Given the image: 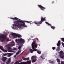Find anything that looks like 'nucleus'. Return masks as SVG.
Instances as JSON below:
<instances>
[{"label":"nucleus","mask_w":64,"mask_h":64,"mask_svg":"<svg viewBox=\"0 0 64 64\" xmlns=\"http://www.w3.org/2000/svg\"><path fill=\"white\" fill-rule=\"evenodd\" d=\"M41 20L39 22H34V24H35L37 25V26H40V25L42 23V22H43L44 21H45V20H46V19L44 18H43V17H41Z\"/></svg>","instance_id":"20e7f679"},{"label":"nucleus","mask_w":64,"mask_h":64,"mask_svg":"<svg viewBox=\"0 0 64 64\" xmlns=\"http://www.w3.org/2000/svg\"><path fill=\"white\" fill-rule=\"evenodd\" d=\"M22 45L21 44V45H20V46H20L18 47V49H19V50H21V47H22Z\"/></svg>","instance_id":"bb28decb"},{"label":"nucleus","mask_w":64,"mask_h":64,"mask_svg":"<svg viewBox=\"0 0 64 64\" xmlns=\"http://www.w3.org/2000/svg\"><path fill=\"white\" fill-rule=\"evenodd\" d=\"M10 62H11V58H9L8 59V60L6 62V64H9V63H10Z\"/></svg>","instance_id":"2eb2a0df"},{"label":"nucleus","mask_w":64,"mask_h":64,"mask_svg":"<svg viewBox=\"0 0 64 64\" xmlns=\"http://www.w3.org/2000/svg\"><path fill=\"white\" fill-rule=\"evenodd\" d=\"M33 50H32L31 49H30V51L31 53H32L33 52V51H34L33 49Z\"/></svg>","instance_id":"aec40b11"},{"label":"nucleus","mask_w":64,"mask_h":64,"mask_svg":"<svg viewBox=\"0 0 64 64\" xmlns=\"http://www.w3.org/2000/svg\"><path fill=\"white\" fill-rule=\"evenodd\" d=\"M6 34H0V40H2V41H3V40H6V41L8 42L9 41V38H6Z\"/></svg>","instance_id":"39448f33"},{"label":"nucleus","mask_w":64,"mask_h":64,"mask_svg":"<svg viewBox=\"0 0 64 64\" xmlns=\"http://www.w3.org/2000/svg\"><path fill=\"white\" fill-rule=\"evenodd\" d=\"M54 3V2H52V3L53 4Z\"/></svg>","instance_id":"c03bdc74"},{"label":"nucleus","mask_w":64,"mask_h":64,"mask_svg":"<svg viewBox=\"0 0 64 64\" xmlns=\"http://www.w3.org/2000/svg\"><path fill=\"white\" fill-rule=\"evenodd\" d=\"M38 6L39 7H40V9H41V10H44L45 9H46V8L43 7L42 6L40 5H38Z\"/></svg>","instance_id":"9d476101"},{"label":"nucleus","mask_w":64,"mask_h":64,"mask_svg":"<svg viewBox=\"0 0 64 64\" xmlns=\"http://www.w3.org/2000/svg\"><path fill=\"white\" fill-rule=\"evenodd\" d=\"M36 40H34L33 42H32V48L34 51H37L38 50L36 48L35 49V48L37 47V45H38L37 44H36Z\"/></svg>","instance_id":"7ed1b4c3"},{"label":"nucleus","mask_w":64,"mask_h":64,"mask_svg":"<svg viewBox=\"0 0 64 64\" xmlns=\"http://www.w3.org/2000/svg\"><path fill=\"white\" fill-rule=\"evenodd\" d=\"M8 55V53H5L3 54V56H7Z\"/></svg>","instance_id":"c756f323"},{"label":"nucleus","mask_w":64,"mask_h":64,"mask_svg":"<svg viewBox=\"0 0 64 64\" xmlns=\"http://www.w3.org/2000/svg\"><path fill=\"white\" fill-rule=\"evenodd\" d=\"M8 58H6V57H3V58H2V60L3 62H4L6 61V60Z\"/></svg>","instance_id":"4468645a"},{"label":"nucleus","mask_w":64,"mask_h":64,"mask_svg":"<svg viewBox=\"0 0 64 64\" xmlns=\"http://www.w3.org/2000/svg\"><path fill=\"white\" fill-rule=\"evenodd\" d=\"M46 24H48V25H50V26H52L50 24H49V23H48V22H46Z\"/></svg>","instance_id":"c85d7f7f"},{"label":"nucleus","mask_w":64,"mask_h":64,"mask_svg":"<svg viewBox=\"0 0 64 64\" xmlns=\"http://www.w3.org/2000/svg\"><path fill=\"white\" fill-rule=\"evenodd\" d=\"M36 58H37L36 56H32L31 58V59L32 60V62L34 63L35 62H36L37 61V59Z\"/></svg>","instance_id":"0eeeda50"},{"label":"nucleus","mask_w":64,"mask_h":64,"mask_svg":"<svg viewBox=\"0 0 64 64\" xmlns=\"http://www.w3.org/2000/svg\"><path fill=\"white\" fill-rule=\"evenodd\" d=\"M57 49L56 50V51H60L61 49H60V48L58 47L57 48Z\"/></svg>","instance_id":"412c9836"},{"label":"nucleus","mask_w":64,"mask_h":64,"mask_svg":"<svg viewBox=\"0 0 64 64\" xmlns=\"http://www.w3.org/2000/svg\"><path fill=\"white\" fill-rule=\"evenodd\" d=\"M18 52H19V53H21V50H18Z\"/></svg>","instance_id":"58836bf2"},{"label":"nucleus","mask_w":64,"mask_h":64,"mask_svg":"<svg viewBox=\"0 0 64 64\" xmlns=\"http://www.w3.org/2000/svg\"><path fill=\"white\" fill-rule=\"evenodd\" d=\"M14 18H10L12 19H13V20H17V19H18V18H16V17H15Z\"/></svg>","instance_id":"6ab92c4d"},{"label":"nucleus","mask_w":64,"mask_h":64,"mask_svg":"<svg viewBox=\"0 0 64 64\" xmlns=\"http://www.w3.org/2000/svg\"><path fill=\"white\" fill-rule=\"evenodd\" d=\"M26 22H27L28 23H30V22H29L28 21H26Z\"/></svg>","instance_id":"ea45409f"},{"label":"nucleus","mask_w":64,"mask_h":64,"mask_svg":"<svg viewBox=\"0 0 64 64\" xmlns=\"http://www.w3.org/2000/svg\"><path fill=\"white\" fill-rule=\"evenodd\" d=\"M28 53H29V52H28Z\"/></svg>","instance_id":"a18cd8bd"},{"label":"nucleus","mask_w":64,"mask_h":64,"mask_svg":"<svg viewBox=\"0 0 64 64\" xmlns=\"http://www.w3.org/2000/svg\"><path fill=\"white\" fill-rule=\"evenodd\" d=\"M8 52H15V51L12 50L10 49H9L8 50Z\"/></svg>","instance_id":"4be33fe9"},{"label":"nucleus","mask_w":64,"mask_h":64,"mask_svg":"<svg viewBox=\"0 0 64 64\" xmlns=\"http://www.w3.org/2000/svg\"><path fill=\"white\" fill-rule=\"evenodd\" d=\"M62 45L64 47V44L63 42H62Z\"/></svg>","instance_id":"c9c22d12"},{"label":"nucleus","mask_w":64,"mask_h":64,"mask_svg":"<svg viewBox=\"0 0 64 64\" xmlns=\"http://www.w3.org/2000/svg\"><path fill=\"white\" fill-rule=\"evenodd\" d=\"M44 56V55H42V56H40V57L41 58H42V59H44V58H43Z\"/></svg>","instance_id":"7c9ffc66"},{"label":"nucleus","mask_w":64,"mask_h":64,"mask_svg":"<svg viewBox=\"0 0 64 64\" xmlns=\"http://www.w3.org/2000/svg\"><path fill=\"white\" fill-rule=\"evenodd\" d=\"M16 41L18 43V45H22V44H24L25 43L24 40L22 38H20V39H16Z\"/></svg>","instance_id":"f03ea898"},{"label":"nucleus","mask_w":64,"mask_h":64,"mask_svg":"<svg viewBox=\"0 0 64 64\" xmlns=\"http://www.w3.org/2000/svg\"><path fill=\"white\" fill-rule=\"evenodd\" d=\"M61 40H62V41L63 42H64V38H61Z\"/></svg>","instance_id":"473e14b6"},{"label":"nucleus","mask_w":64,"mask_h":64,"mask_svg":"<svg viewBox=\"0 0 64 64\" xmlns=\"http://www.w3.org/2000/svg\"><path fill=\"white\" fill-rule=\"evenodd\" d=\"M57 46L58 47H59V46L60 45V40H59L58 43L57 44Z\"/></svg>","instance_id":"a211bd4d"},{"label":"nucleus","mask_w":64,"mask_h":64,"mask_svg":"<svg viewBox=\"0 0 64 64\" xmlns=\"http://www.w3.org/2000/svg\"><path fill=\"white\" fill-rule=\"evenodd\" d=\"M0 49L2 50L3 52H7V50H5L2 47V46H0Z\"/></svg>","instance_id":"ddd939ff"},{"label":"nucleus","mask_w":64,"mask_h":64,"mask_svg":"<svg viewBox=\"0 0 64 64\" xmlns=\"http://www.w3.org/2000/svg\"><path fill=\"white\" fill-rule=\"evenodd\" d=\"M5 47H6V48H7V49H10L11 48L8 46V45H6L5 46Z\"/></svg>","instance_id":"5701e85b"},{"label":"nucleus","mask_w":64,"mask_h":64,"mask_svg":"<svg viewBox=\"0 0 64 64\" xmlns=\"http://www.w3.org/2000/svg\"><path fill=\"white\" fill-rule=\"evenodd\" d=\"M11 35H12L13 38H16L17 37L18 38H21L22 37V36L20 34H17L15 33H12Z\"/></svg>","instance_id":"423d86ee"},{"label":"nucleus","mask_w":64,"mask_h":64,"mask_svg":"<svg viewBox=\"0 0 64 64\" xmlns=\"http://www.w3.org/2000/svg\"><path fill=\"white\" fill-rule=\"evenodd\" d=\"M20 20L16 21L14 22V24H13V27H14L15 26H16L15 27V28L16 29L18 30V28H20L22 26H23L25 27H27V26L25 25L24 22L23 21V20Z\"/></svg>","instance_id":"f257e3e1"},{"label":"nucleus","mask_w":64,"mask_h":64,"mask_svg":"<svg viewBox=\"0 0 64 64\" xmlns=\"http://www.w3.org/2000/svg\"><path fill=\"white\" fill-rule=\"evenodd\" d=\"M52 50H55L56 49V48L55 47H52Z\"/></svg>","instance_id":"72a5a7b5"},{"label":"nucleus","mask_w":64,"mask_h":64,"mask_svg":"<svg viewBox=\"0 0 64 64\" xmlns=\"http://www.w3.org/2000/svg\"><path fill=\"white\" fill-rule=\"evenodd\" d=\"M0 49L2 50L3 52H7V50H5L2 47V46H0Z\"/></svg>","instance_id":"f8f14e48"},{"label":"nucleus","mask_w":64,"mask_h":64,"mask_svg":"<svg viewBox=\"0 0 64 64\" xmlns=\"http://www.w3.org/2000/svg\"><path fill=\"white\" fill-rule=\"evenodd\" d=\"M24 52V51L23 52H22L20 54V55H22L23 54V52Z\"/></svg>","instance_id":"a19ab883"},{"label":"nucleus","mask_w":64,"mask_h":64,"mask_svg":"<svg viewBox=\"0 0 64 64\" xmlns=\"http://www.w3.org/2000/svg\"><path fill=\"white\" fill-rule=\"evenodd\" d=\"M61 64H64V62L63 61H62L61 62Z\"/></svg>","instance_id":"4c0bfd02"},{"label":"nucleus","mask_w":64,"mask_h":64,"mask_svg":"<svg viewBox=\"0 0 64 64\" xmlns=\"http://www.w3.org/2000/svg\"><path fill=\"white\" fill-rule=\"evenodd\" d=\"M31 62V60H30L29 61L26 62H22L20 63V64H30Z\"/></svg>","instance_id":"1a4fd4ad"},{"label":"nucleus","mask_w":64,"mask_h":64,"mask_svg":"<svg viewBox=\"0 0 64 64\" xmlns=\"http://www.w3.org/2000/svg\"><path fill=\"white\" fill-rule=\"evenodd\" d=\"M58 64H61L60 63H58Z\"/></svg>","instance_id":"49530a36"},{"label":"nucleus","mask_w":64,"mask_h":64,"mask_svg":"<svg viewBox=\"0 0 64 64\" xmlns=\"http://www.w3.org/2000/svg\"><path fill=\"white\" fill-rule=\"evenodd\" d=\"M19 52H18L16 54V55H18V54H19Z\"/></svg>","instance_id":"e433bc0d"},{"label":"nucleus","mask_w":64,"mask_h":64,"mask_svg":"<svg viewBox=\"0 0 64 64\" xmlns=\"http://www.w3.org/2000/svg\"><path fill=\"white\" fill-rule=\"evenodd\" d=\"M22 59H23V60H29V58H24V57L23 56H22Z\"/></svg>","instance_id":"dca6fc26"},{"label":"nucleus","mask_w":64,"mask_h":64,"mask_svg":"<svg viewBox=\"0 0 64 64\" xmlns=\"http://www.w3.org/2000/svg\"><path fill=\"white\" fill-rule=\"evenodd\" d=\"M50 27H51V28H52V29L53 30H54V29H55V28H56V27H55L54 26H50Z\"/></svg>","instance_id":"a878e982"},{"label":"nucleus","mask_w":64,"mask_h":64,"mask_svg":"<svg viewBox=\"0 0 64 64\" xmlns=\"http://www.w3.org/2000/svg\"><path fill=\"white\" fill-rule=\"evenodd\" d=\"M15 44L14 42H12L10 43V44H9V46L10 47H12V46H15Z\"/></svg>","instance_id":"9b49d317"},{"label":"nucleus","mask_w":64,"mask_h":64,"mask_svg":"<svg viewBox=\"0 0 64 64\" xmlns=\"http://www.w3.org/2000/svg\"><path fill=\"white\" fill-rule=\"evenodd\" d=\"M13 54H11L10 53H8V57H11V56H12V55Z\"/></svg>","instance_id":"f3484780"},{"label":"nucleus","mask_w":64,"mask_h":64,"mask_svg":"<svg viewBox=\"0 0 64 64\" xmlns=\"http://www.w3.org/2000/svg\"><path fill=\"white\" fill-rule=\"evenodd\" d=\"M20 63H19V62L17 61H16L15 62L14 64H20Z\"/></svg>","instance_id":"cd10ccee"},{"label":"nucleus","mask_w":64,"mask_h":64,"mask_svg":"<svg viewBox=\"0 0 64 64\" xmlns=\"http://www.w3.org/2000/svg\"><path fill=\"white\" fill-rule=\"evenodd\" d=\"M22 61V59H21L19 60L18 62H21Z\"/></svg>","instance_id":"2f4dec72"},{"label":"nucleus","mask_w":64,"mask_h":64,"mask_svg":"<svg viewBox=\"0 0 64 64\" xmlns=\"http://www.w3.org/2000/svg\"><path fill=\"white\" fill-rule=\"evenodd\" d=\"M16 55H14V57H16Z\"/></svg>","instance_id":"37998d69"},{"label":"nucleus","mask_w":64,"mask_h":64,"mask_svg":"<svg viewBox=\"0 0 64 64\" xmlns=\"http://www.w3.org/2000/svg\"><path fill=\"white\" fill-rule=\"evenodd\" d=\"M56 60L58 63H60V60L58 58L56 59Z\"/></svg>","instance_id":"393cba45"},{"label":"nucleus","mask_w":64,"mask_h":64,"mask_svg":"<svg viewBox=\"0 0 64 64\" xmlns=\"http://www.w3.org/2000/svg\"><path fill=\"white\" fill-rule=\"evenodd\" d=\"M60 56L61 58H64V52L61 50L59 52Z\"/></svg>","instance_id":"6e6552de"},{"label":"nucleus","mask_w":64,"mask_h":64,"mask_svg":"<svg viewBox=\"0 0 64 64\" xmlns=\"http://www.w3.org/2000/svg\"><path fill=\"white\" fill-rule=\"evenodd\" d=\"M12 27L13 29H15V28L13 27L12 26Z\"/></svg>","instance_id":"79ce46f5"},{"label":"nucleus","mask_w":64,"mask_h":64,"mask_svg":"<svg viewBox=\"0 0 64 64\" xmlns=\"http://www.w3.org/2000/svg\"><path fill=\"white\" fill-rule=\"evenodd\" d=\"M16 48H14L13 49H12V50H16Z\"/></svg>","instance_id":"f704fd0d"},{"label":"nucleus","mask_w":64,"mask_h":64,"mask_svg":"<svg viewBox=\"0 0 64 64\" xmlns=\"http://www.w3.org/2000/svg\"><path fill=\"white\" fill-rule=\"evenodd\" d=\"M37 51H37V53H38V54H41V52L39 50H38Z\"/></svg>","instance_id":"b1692460"}]
</instances>
